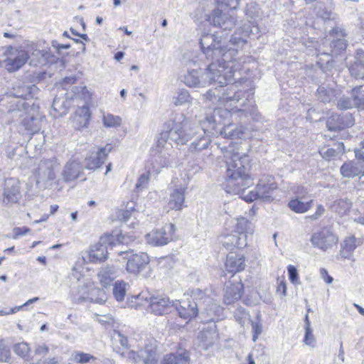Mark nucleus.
Returning <instances> with one entry per match:
<instances>
[{
  "label": "nucleus",
  "instance_id": "nucleus-1",
  "mask_svg": "<svg viewBox=\"0 0 364 364\" xmlns=\"http://www.w3.org/2000/svg\"><path fill=\"white\" fill-rule=\"evenodd\" d=\"M227 171L225 190L228 193H240L253 184L250 176V164L247 155L232 153L226 156Z\"/></svg>",
  "mask_w": 364,
  "mask_h": 364
},
{
  "label": "nucleus",
  "instance_id": "nucleus-2",
  "mask_svg": "<svg viewBox=\"0 0 364 364\" xmlns=\"http://www.w3.org/2000/svg\"><path fill=\"white\" fill-rule=\"evenodd\" d=\"M212 55H214L217 59L206 68V79L209 80L210 84L218 82L221 87L235 82L232 68L223 58L226 56V53L222 48L220 41L206 48V57Z\"/></svg>",
  "mask_w": 364,
  "mask_h": 364
},
{
  "label": "nucleus",
  "instance_id": "nucleus-3",
  "mask_svg": "<svg viewBox=\"0 0 364 364\" xmlns=\"http://www.w3.org/2000/svg\"><path fill=\"white\" fill-rule=\"evenodd\" d=\"M131 238L122 232L114 233V231L103 233L97 242L91 245L86 251L83 260L88 264H102L109 259L108 248L127 245Z\"/></svg>",
  "mask_w": 364,
  "mask_h": 364
},
{
  "label": "nucleus",
  "instance_id": "nucleus-4",
  "mask_svg": "<svg viewBox=\"0 0 364 364\" xmlns=\"http://www.w3.org/2000/svg\"><path fill=\"white\" fill-rule=\"evenodd\" d=\"M3 60L5 69L9 73H14L21 69L30 58L27 50L21 47L7 46L4 53Z\"/></svg>",
  "mask_w": 364,
  "mask_h": 364
},
{
  "label": "nucleus",
  "instance_id": "nucleus-5",
  "mask_svg": "<svg viewBox=\"0 0 364 364\" xmlns=\"http://www.w3.org/2000/svg\"><path fill=\"white\" fill-rule=\"evenodd\" d=\"M140 297L144 299L148 303L149 311L155 316H164L171 313L173 307L174 301L165 294H153L149 298L144 297L139 294Z\"/></svg>",
  "mask_w": 364,
  "mask_h": 364
},
{
  "label": "nucleus",
  "instance_id": "nucleus-6",
  "mask_svg": "<svg viewBox=\"0 0 364 364\" xmlns=\"http://www.w3.org/2000/svg\"><path fill=\"white\" fill-rule=\"evenodd\" d=\"M176 228L173 223H167L161 228L152 230L146 235V240L153 246L167 245L175 238Z\"/></svg>",
  "mask_w": 364,
  "mask_h": 364
},
{
  "label": "nucleus",
  "instance_id": "nucleus-7",
  "mask_svg": "<svg viewBox=\"0 0 364 364\" xmlns=\"http://www.w3.org/2000/svg\"><path fill=\"white\" fill-rule=\"evenodd\" d=\"M178 316L188 323L198 315V308L196 302L191 297L176 300L173 304Z\"/></svg>",
  "mask_w": 364,
  "mask_h": 364
},
{
  "label": "nucleus",
  "instance_id": "nucleus-8",
  "mask_svg": "<svg viewBox=\"0 0 364 364\" xmlns=\"http://www.w3.org/2000/svg\"><path fill=\"white\" fill-rule=\"evenodd\" d=\"M243 292V284L240 277L232 275L231 278L225 283L223 301L225 304L230 305L238 301Z\"/></svg>",
  "mask_w": 364,
  "mask_h": 364
},
{
  "label": "nucleus",
  "instance_id": "nucleus-9",
  "mask_svg": "<svg viewBox=\"0 0 364 364\" xmlns=\"http://www.w3.org/2000/svg\"><path fill=\"white\" fill-rule=\"evenodd\" d=\"M311 242L315 247L325 251L336 245L338 238L330 229L323 228L320 232L313 234Z\"/></svg>",
  "mask_w": 364,
  "mask_h": 364
},
{
  "label": "nucleus",
  "instance_id": "nucleus-10",
  "mask_svg": "<svg viewBox=\"0 0 364 364\" xmlns=\"http://www.w3.org/2000/svg\"><path fill=\"white\" fill-rule=\"evenodd\" d=\"M21 198L20 181L14 178L5 180L2 201L5 204L17 203Z\"/></svg>",
  "mask_w": 364,
  "mask_h": 364
},
{
  "label": "nucleus",
  "instance_id": "nucleus-11",
  "mask_svg": "<svg viewBox=\"0 0 364 364\" xmlns=\"http://www.w3.org/2000/svg\"><path fill=\"white\" fill-rule=\"evenodd\" d=\"M150 262V258L146 252L132 254L127 257L126 270L136 275L142 272Z\"/></svg>",
  "mask_w": 364,
  "mask_h": 364
},
{
  "label": "nucleus",
  "instance_id": "nucleus-12",
  "mask_svg": "<svg viewBox=\"0 0 364 364\" xmlns=\"http://www.w3.org/2000/svg\"><path fill=\"white\" fill-rule=\"evenodd\" d=\"M92 113L88 105L78 107L71 115L70 119L75 130L80 131L87 128L91 119Z\"/></svg>",
  "mask_w": 364,
  "mask_h": 364
},
{
  "label": "nucleus",
  "instance_id": "nucleus-13",
  "mask_svg": "<svg viewBox=\"0 0 364 364\" xmlns=\"http://www.w3.org/2000/svg\"><path fill=\"white\" fill-rule=\"evenodd\" d=\"M112 149V145L107 144L105 147L100 148L96 153H92L85 159V168L89 170H95L100 168Z\"/></svg>",
  "mask_w": 364,
  "mask_h": 364
},
{
  "label": "nucleus",
  "instance_id": "nucleus-14",
  "mask_svg": "<svg viewBox=\"0 0 364 364\" xmlns=\"http://www.w3.org/2000/svg\"><path fill=\"white\" fill-rule=\"evenodd\" d=\"M277 188V183L271 176L261 178L256 186L259 200L263 202H269L273 200V192Z\"/></svg>",
  "mask_w": 364,
  "mask_h": 364
},
{
  "label": "nucleus",
  "instance_id": "nucleus-15",
  "mask_svg": "<svg viewBox=\"0 0 364 364\" xmlns=\"http://www.w3.org/2000/svg\"><path fill=\"white\" fill-rule=\"evenodd\" d=\"M297 196L289 202V208L298 213H304L308 211L313 205V200L306 197L307 192L303 188H299Z\"/></svg>",
  "mask_w": 364,
  "mask_h": 364
},
{
  "label": "nucleus",
  "instance_id": "nucleus-16",
  "mask_svg": "<svg viewBox=\"0 0 364 364\" xmlns=\"http://www.w3.org/2000/svg\"><path fill=\"white\" fill-rule=\"evenodd\" d=\"M211 18L213 25L223 30H231L236 23V18L234 15L223 13L219 8L214 10Z\"/></svg>",
  "mask_w": 364,
  "mask_h": 364
},
{
  "label": "nucleus",
  "instance_id": "nucleus-17",
  "mask_svg": "<svg viewBox=\"0 0 364 364\" xmlns=\"http://www.w3.org/2000/svg\"><path fill=\"white\" fill-rule=\"evenodd\" d=\"M225 268L228 272L232 274L244 270L245 268L244 255L238 252H230L227 255Z\"/></svg>",
  "mask_w": 364,
  "mask_h": 364
},
{
  "label": "nucleus",
  "instance_id": "nucleus-18",
  "mask_svg": "<svg viewBox=\"0 0 364 364\" xmlns=\"http://www.w3.org/2000/svg\"><path fill=\"white\" fill-rule=\"evenodd\" d=\"M353 124L351 116L332 114L326 120V127L330 131H338Z\"/></svg>",
  "mask_w": 364,
  "mask_h": 364
},
{
  "label": "nucleus",
  "instance_id": "nucleus-19",
  "mask_svg": "<svg viewBox=\"0 0 364 364\" xmlns=\"http://www.w3.org/2000/svg\"><path fill=\"white\" fill-rule=\"evenodd\" d=\"M223 246L230 252L236 249H242L247 245V236L245 235H237V234L228 235L224 237L222 241Z\"/></svg>",
  "mask_w": 364,
  "mask_h": 364
},
{
  "label": "nucleus",
  "instance_id": "nucleus-20",
  "mask_svg": "<svg viewBox=\"0 0 364 364\" xmlns=\"http://www.w3.org/2000/svg\"><path fill=\"white\" fill-rule=\"evenodd\" d=\"M190 353L187 350L168 353L164 356L161 364H190Z\"/></svg>",
  "mask_w": 364,
  "mask_h": 364
},
{
  "label": "nucleus",
  "instance_id": "nucleus-21",
  "mask_svg": "<svg viewBox=\"0 0 364 364\" xmlns=\"http://www.w3.org/2000/svg\"><path fill=\"white\" fill-rule=\"evenodd\" d=\"M338 95L339 91L330 84L320 85L316 92L318 100L323 103L333 102Z\"/></svg>",
  "mask_w": 364,
  "mask_h": 364
},
{
  "label": "nucleus",
  "instance_id": "nucleus-22",
  "mask_svg": "<svg viewBox=\"0 0 364 364\" xmlns=\"http://www.w3.org/2000/svg\"><path fill=\"white\" fill-rule=\"evenodd\" d=\"M186 188L175 189L167 203V211L181 210L184 206Z\"/></svg>",
  "mask_w": 364,
  "mask_h": 364
},
{
  "label": "nucleus",
  "instance_id": "nucleus-23",
  "mask_svg": "<svg viewBox=\"0 0 364 364\" xmlns=\"http://www.w3.org/2000/svg\"><path fill=\"white\" fill-rule=\"evenodd\" d=\"M344 150V145L343 142H333L332 146H323L320 148L318 152L324 159L331 161L334 159L340 154H342Z\"/></svg>",
  "mask_w": 364,
  "mask_h": 364
},
{
  "label": "nucleus",
  "instance_id": "nucleus-24",
  "mask_svg": "<svg viewBox=\"0 0 364 364\" xmlns=\"http://www.w3.org/2000/svg\"><path fill=\"white\" fill-rule=\"evenodd\" d=\"M97 278L102 287L107 288L113 284L115 279L114 271L109 266L102 267L97 273Z\"/></svg>",
  "mask_w": 364,
  "mask_h": 364
},
{
  "label": "nucleus",
  "instance_id": "nucleus-25",
  "mask_svg": "<svg viewBox=\"0 0 364 364\" xmlns=\"http://www.w3.org/2000/svg\"><path fill=\"white\" fill-rule=\"evenodd\" d=\"M331 31L333 33L338 34V36L342 37L333 39L331 43L332 54L338 55L341 51L345 50L347 47L346 41L343 38L345 34L343 31L338 28H334Z\"/></svg>",
  "mask_w": 364,
  "mask_h": 364
},
{
  "label": "nucleus",
  "instance_id": "nucleus-26",
  "mask_svg": "<svg viewBox=\"0 0 364 364\" xmlns=\"http://www.w3.org/2000/svg\"><path fill=\"white\" fill-rule=\"evenodd\" d=\"M145 355L144 363L145 364H157V345L156 341H149V343H146L144 350Z\"/></svg>",
  "mask_w": 364,
  "mask_h": 364
},
{
  "label": "nucleus",
  "instance_id": "nucleus-27",
  "mask_svg": "<svg viewBox=\"0 0 364 364\" xmlns=\"http://www.w3.org/2000/svg\"><path fill=\"white\" fill-rule=\"evenodd\" d=\"M134 211V208H130L129 209L116 208L111 215L110 219L112 222L119 221L126 223L129 220Z\"/></svg>",
  "mask_w": 364,
  "mask_h": 364
},
{
  "label": "nucleus",
  "instance_id": "nucleus-28",
  "mask_svg": "<svg viewBox=\"0 0 364 364\" xmlns=\"http://www.w3.org/2000/svg\"><path fill=\"white\" fill-rule=\"evenodd\" d=\"M350 75L356 79L364 78V55L355 58L354 63L349 68Z\"/></svg>",
  "mask_w": 364,
  "mask_h": 364
},
{
  "label": "nucleus",
  "instance_id": "nucleus-29",
  "mask_svg": "<svg viewBox=\"0 0 364 364\" xmlns=\"http://www.w3.org/2000/svg\"><path fill=\"white\" fill-rule=\"evenodd\" d=\"M341 173L343 177L353 178L356 176H360L361 171L353 161H350L343 164L341 167Z\"/></svg>",
  "mask_w": 364,
  "mask_h": 364
},
{
  "label": "nucleus",
  "instance_id": "nucleus-30",
  "mask_svg": "<svg viewBox=\"0 0 364 364\" xmlns=\"http://www.w3.org/2000/svg\"><path fill=\"white\" fill-rule=\"evenodd\" d=\"M235 232L237 235H245L247 237V234H252L253 232L252 223L244 218L237 219L235 225Z\"/></svg>",
  "mask_w": 364,
  "mask_h": 364
},
{
  "label": "nucleus",
  "instance_id": "nucleus-31",
  "mask_svg": "<svg viewBox=\"0 0 364 364\" xmlns=\"http://www.w3.org/2000/svg\"><path fill=\"white\" fill-rule=\"evenodd\" d=\"M113 345L116 350L120 353L122 349H127L129 348V341L127 336L123 335L119 331H114L112 335Z\"/></svg>",
  "mask_w": 364,
  "mask_h": 364
},
{
  "label": "nucleus",
  "instance_id": "nucleus-32",
  "mask_svg": "<svg viewBox=\"0 0 364 364\" xmlns=\"http://www.w3.org/2000/svg\"><path fill=\"white\" fill-rule=\"evenodd\" d=\"M351 97L356 108L364 109V85L354 87L351 90Z\"/></svg>",
  "mask_w": 364,
  "mask_h": 364
},
{
  "label": "nucleus",
  "instance_id": "nucleus-33",
  "mask_svg": "<svg viewBox=\"0 0 364 364\" xmlns=\"http://www.w3.org/2000/svg\"><path fill=\"white\" fill-rule=\"evenodd\" d=\"M352 206L351 201L348 198L336 200L333 205L332 210L339 215H344L348 213Z\"/></svg>",
  "mask_w": 364,
  "mask_h": 364
},
{
  "label": "nucleus",
  "instance_id": "nucleus-34",
  "mask_svg": "<svg viewBox=\"0 0 364 364\" xmlns=\"http://www.w3.org/2000/svg\"><path fill=\"white\" fill-rule=\"evenodd\" d=\"M355 241L356 239L353 235L347 237L344 240L343 243L341 245L343 248L341 253L343 257L348 258L356 248Z\"/></svg>",
  "mask_w": 364,
  "mask_h": 364
},
{
  "label": "nucleus",
  "instance_id": "nucleus-35",
  "mask_svg": "<svg viewBox=\"0 0 364 364\" xmlns=\"http://www.w3.org/2000/svg\"><path fill=\"white\" fill-rule=\"evenodd\" d=\"M304 322H305V336H304V342L307 346L314 347L316 340H315L314 336L313 334V330L311 328V323L309 321L308 314H306V316H305Z\"/></svg>",
  "mask_w": 364,
  "mask_h": 364
},
{
  "label": "nucleus",
  "instance_id": "nucleus-36",
  "mask_svg": "<svg viewBox=\"0 0 364 364\" xmlns=\"http://www.w3.org/2000/svg\"><path fill=\"white\" fill-rule=\"evenodd\" d=\"M113 294L117 301H122L126 294V284L123 281L114 283Z\"/></svg>",
  "mask_w": 364,
  "mask_h": 364
},
{
  "label": "nucleus",
  "instance_id": "nucleus-37",
  "mask_svg": "<svg viewBox=\"0 0 364 364\" xmlns=\"http://www.w3.org/2000/svg\"><path fill=\"white\" fill-rule=\"evenodd\" d=\"M102 121L106 127H117L120 126L122 119L119 116L107 114L103 116Z\"/></svg>",
  "mask_w": 364,
  "mask_h": 364
},
{
  "label": "nucleus",
  "instance_id": "nucleus-38",
  "mask_svg": "<svg viewBox=\"0 0 364 364\" xmlns=\"http://www.w3.org/2000/svg\"><path fill=\"white\" fill-rule=\"evenodd\" d=\"M337 107L339 109L346 110L355 107V106L351 97H342L337 102Z\"/></svg>",
  "mask_w": 364,
  "mask_h": 364
},
{
  "label": "nucleus",
  "instance_id": "nucleus-39",
  "mask_svg": "<svg viewBox=\"0 0 364 364\" xmlns=\"http://www.w3.org/2000/svg\"><path fill=\"white\" fill-rule=\"evenodd\" d=\"M95 360V358L93 355L83 352H77L74 355V361L80 364L87 363Z\"/></svg>",
  "mask_w": 364,
  "mask_h": 364
},
{
  "label": "nucleus",
  "instance_id": "nucleus-40",
  "mask_svg": "<svg viewBox=\"0 0 364 364\" xmlns=\"http://www.w3.org/2000/svg\"><path fill=\"white\" fill-rule=\"evenodd\" d=\"M36 118L33 116L26 117L21 124L23 126L25 130L29 132H33L36 129Z\"/></svg>",
  "mask_w": 364,
  "mask_h": 364
},
{
  "label": "nucleus",
  "instance_id": "nucleus-41",
  "mask_svg": "<svg viewBox=\"0 0 364 364\" xmlns=\"http://www.w3.org/2000/svg\"><path fill=\"white\" fill-rule=\"evenodd\" d=\"M38 300V297H34L33 299H28L23 305L13 307L11 309H10L9 311L0 310V316H6V315L15 314V313L18 312V311H20L21 309H22L23 306H28L30 304L37 301Z\"/></svg>",
  "mask_w": 364,
  "mask_h": 364
},
{
  "label": "nucleus",
  "instance_id": "nucleus-42",
  "mask_svg": "<svg viewBox=\"0 0 364 364\" xmlns=\"http://www.w3.org/2000/svg\"><path fill=\"white\" fill-rule=\"evenodd\" d=\"M247 187H246L244 190H242L240 193H234L235 195H240L241 198L247 201V202H252L255 200H259L258 193L256 188L254 191H250L248 193L245 194V190Z\"/></svg>",
  "mask_w": 364,
  "mask_h": 364
},
{
  "label": "nucleus",
  "instance_id": "nucleus-43",
  "mask_svg": "<svg viewBox=\"0 0 364 364\" xmlns=\"http://www.w3.org/2000/svg\"><path fill=\"white\" fill-rule=\"evenodd\" d=\"M218 6L221 8H230L231 10L236 9L239 6V0H215Z\"/></svg>",
  "mask_w": 364,
  "mask_h": 364
},
{
  "label": "nucleus",
  "instance_id": "nucleus-44",
  "mask_svg": "<svg viewBox=\"0 0 364 364\" xmlns=\"http://www.w3.org/2000/svg\"><path fill=\"white\" fill-rule=\"evenodd\" d=\"M149 179H150L149 171H148L146 173L141 174L139 177L138 181L136 183V187H135L136 189L139 191V190H141V189L145 188L147 186V184L149 183Z\"/></svg>",
  "mask_w": 364,
  "mask_h": 364
},
{
  "label": "nucleus",
  "instance_id": "nucleus-45",
  "mask_svg": "<svg viewBox=\"0 0 364 364\" xmlns=\"http://www.w3.org/2000/svg\"><path fill=\"white\" fill-rule=\"evenodd\" d=\"M11 357L9 348L0 342V363L8 362Z\"/></svg>",
  "mask_w": 364,
  "mask_h": 364
},
{
  "label": "nucleus",
  "instance_id": "nucleus-46",
  "mask_svg": "<svg viewBox=\"0 0 364 364\" xmlns=\"http://www.w3.org/2000/svg\"><path fill=\"white\" fill-rule=\"evenodd\" d=\"M205 149V141L203 137L200 138L197 141L191 143L189 147V151L195 154Z\"/></svg>",
  "mask_w": 364,
  "mask_h": 364
},
{
  "label": "nucleus",
  "instance_id": "nucleus-47",
  "mask_svg": "<svg viewBox=\"0 0 364 364\" xmlns=\"http://www.w3.org/2000/svg\"><path fill=\"white\" fill-rule=\"evenodd\" d=\"M77 81L76 76L65 77L60 82V85L63 90H68L70 85L75 84Z\"/></svg>",
  "mask_w": 364,
  "mask_h": 364
},
{
  "label": "nucleus",
  "instance_id": "nucleus-48",
  "mask_svg": "<svg viewBox=\"0 0 364 364\" xmlns=\"http://www.w3.org/2000/svg\"><path fill=\"white\" fill-rule=\"evenodd\" d=\"M232 126L229 124L227 127L223 128V130L221 132V134L224 135L225 137L228 138H237L240 137V133L237 131H235L232 128Z\"/></svg>",
  "mask_w": 364,
  "mask_h": 364
},
{
  "label": "nucleus",
  "instance_id": "nucleus-49",
  "mask_svg": "<svg viewBox=\"0 0 364 364\" xmlns=\"http://www.w3.org/2000/svg\"><path fill=\"white\" fill-rule=\"evenodd\" d=\"M288 274H289V278L293 284L299 283L298 272H297V269H296L295 267H294L292 265H289L288 267Z\"/></svg>",
  "mask_w": 364,
  "mask_h": 364
},
{
  "label": "nucleus",
  "instance_id": "nucleus-50",
  "mask_svg": "<svg viewBox=\"0 0 364 364\" xmlns=\"http://www.w3.org/2000/svg\"><path fill=\"white\" fill-rule=\"evenodd\" d=\"M189 95L188 92L186 90H181L179 93L178 97L176 98V100L174 102V104L176 105H180L188 100Z\"/></svg>",
  "mask_w": 364,
  "mask_h": 364
},
{
  "label": "nucleus",
  "instance_id": "nucleus-51",
  "mask_svg": "<svg viewBox=\"0 0 364 364\" xmlns=\"http://www.w3.org/2000/svg\"><path fill=\"white\" fill-rule=\"evenodd\" d=\"M75 88V97L81 96L82 98L90 97V93L85 86H78Z\"/></svg>",
  "mask_w": 364,
  "mask_h": 364
},
{
  "label": "nucleus",
  "instance_id": "nucleus-52",
  "mask_svg": "<svg viewBox=\"0 0 364 364\" xmlns=\"http://www.w3.org/2000/svg\"><path fill=\"white\" fill-rule=\"evenodd\" d=\"M14 237L17 238L31 232V229L27 227H16L14 228Z\"/></svg>",
  "mask_w": 364,
  "mask_h": 364
},
{
  "label": "nucleus",
  "instance_id": "nucleus-53",
  "mask_svg": "<svg viewBox=\"0 0 364 364\" xmlns=\"http://www.w3.org/2000/svg\"><path fill=\"white\" fill-rule=\"evenodd\" d=\"M252 328L254 332L252 340L255 341L257 339L258 336L261 334L262 332V324H260L259 323L252 322Z\"/></svg>",
  "mask_w": 364,
  "mask_h": 364
},
{
  "label": "nucleus",
  "instance_id": "nucleus-54",
  "mask_svg": "<svg viewBox=\"0 0 364 364\" xmlns=\"http://www.w3.org/2000/svg\"><path fill=\"white\" fill-rule=\"evenodd\" d=\"M185 83L189 87H195L199 83L198 77H194L191 73L185 76Z\"/></svg>",
  "mask_w": 364,
  "mask_h": 364
},
{
  "label": "nucleus",
  "instance_id": "nucleus-55",
  "mask_svg": "<svg viewBox=\"0 0 364 364\" xmlns=\"http://www.w3.org/2000/svg\"><path fill=\"white\" fill-rule=\"evenodd\" d=\"M28 346L26 344L20 343L15 346V352L21 356H25L28 353Z\"/></svg>",
  "mask_w": 364,
  "mask_h": 364
},
{
  "label": "nucleus",
  "instance_id": "nucleus-56",
  "mask_svg": "<svg viewBox=\"0 0 364 364\" xmlns=\"http://www.w3.org/2000/svg\"><path fill=\"white\" fill-rule=\"evenodd\" d=\"M325 212V208L322 205H318L316 208V211L314 214L309 215V218L311 220H317L320 218Z\"/></svg>",
  "mask_w": 364,
  "mask_h": 364
},
{
  "label": "nucleus",
  "instance_id": "nucleus-57",
  "mask_svg": "<svg viewBox=\"0 0 364 364\" xmlns=\"http://www.w3.org/2000/svg\"><path fill=\"white\" fill-rule=\"evenodd\" d=\"M320 274L321 278L327 283L331 284L333 282V277H331L326 269L321 268L320 269Z\"/></svg>",
  "mask_w": 364,
  "mask_h": 364
},
{
  "label": "nucleus",
  "instance_id": "nucleus-58",
  "mask_svg": "<svg viewBox=\"0 0 364 364\" xmlns=\"http://www.w3.org/2000/svg\"><path fill=\"white\" fill-rule=\"evenodd\" d=\"M49 352V348L46 345L38 346L36 349V353L39 355L45 356Z\"/></svg>",
  "mask_w": 364,
  "mask_h": 364
},
{
  "label": "nucleus",
  "instance_id": "nucleus-59",
  "mask_svg": "<svg viewBox=\"0 0 364 364\" xmlns=\"http://www.w3.org/2000/svg\"><path fill=\"white\" fill-rule=\"evenodd\" d=\"M246 101H248L249 103H251V101H250L248 99H245V100H242V102L241 103H240V105H235L232 109H235V112L247 111V109L245 108L246 107Z\"/></svg>",
  "mask_w": 364,
  "mask_h": 364
},
{
  "label": "nucleus",
  "instance_id": "nucleus-60",
  "mask_svg": "<svg viewBox=\"0 0 364 364\" xmlns=\"http://www.w3.org/2000/svg\"><path fill=\"white\" fill-rule=\"evenodd\" d=\"M242 92H236L234 95L230 97H227V100L230 102H235L240 105V101L242 100Z\"/></svg>",
  "mask_w": 364,
  "mask_h": 364
},
{
  "label": "nucleus",
  "instance_id": "nucleus-61",
  "mask_svg": "<svg viewBox=\"0 0 364 364\" xmlns=\"http://www.w3.org/2000/svg\"><path fill=\"white\" fill-rule=\"evenodd\" d=\"M188 140V137L186 134H178V137L176 139V142L178 144H184Z\"/></svg>",
  "mask_w": 364,
  "mask_h": 364
},
{
  "label": "nucleus",
  "instance_id": "nucleus-62",
  "mask_svg": "<svg viewBox=\"0 0 364 364\" xmlns=\"http://www.w3.org/2000/svg\"><path fill=\"white\" fill-rule=\"evenodd\" d=\"M277 291L282 292L283 295H286L287 287L286 284L283 281H281L277 286Z\"/></svg>",
  "mask_w": 364,
  "mask_h": 364
},
{
  "label": "nucleus",
  "instance_id": "nucleus-63",
  "mask_svg": "<svg viewBox=\"0 0 364 364\" xmlns=\"http://www.w3.org/2000/svg\"><path fill=\"white\" fill-rule=\"evenodd\" d=\"M355 156L358 159H361V160L364 161V146H361L360 149L355 150Z\"/></svg>",
  "mask_w": 364,
  "mask_h": 364
},
{
  "label": "nucleus",
  "instance_id": "nucleus-64",
  "mask_svg": "<svg viewBox=\"0 0 364 364\" xmlns=\"http://www.w3.org/2000/svg\"><path fill=\"white\" fill-rule=\"evenodd\" d=\"M215 90L214 91L212 89H210L208 92H206V99L207 98L211 99L213 97V96H214L215 97H217L220 98L219 93H217V95L215 93V91L218 90V88L215 87Z\"/></svg>",
  "mask_w": 364,
  "mask_h": 364
}]
</instances>
